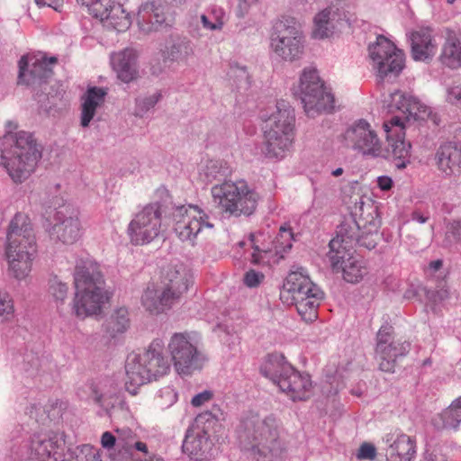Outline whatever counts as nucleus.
Segmentation results:
<instances>
[{"instance_id": "nucleus-1", "label": "nucleus", "mask_w": 461, "mask_h": 461, "mask_svg": "<svg viewBox=\"0 0 461 461\" xmlns=\"http://www.w3.org/2000/svg\"><path fill=\"white\" fill-rule=\"evenodd\" d=\"M99 265L90 258L77 261L74 273L75 295L72 312L80 320L102 313L108 294L103 288Z\"/></svg>"}, {"instance_id": "nucleus-2", "label": "nucleus", "mask_w": 461, "mask_h": 461, "mask_svg": "<svg viewBox=\"0 0 461 461\" xmlns=\"http://www.w3.org/2000/svg\"><path fill=\"white\" fill-rule=\"evenodd\" d=\"M1 144H9L8 150L1 155V165L15 184L27 180L35 171L42 155V148L32 133L20 131L8 132L1 140Z\"/></svg>"}, {"instance_id": "nucleus-3", "label": "nucleus", "mask_w": 461, "mask_h": 461, "mask_svg": "<svg viewBox=\"0 0 461 461\" xmlns=\"http://www.w3.org/2000/svg\"><path fill=\"white\" fill-rule=\"evenodd\" d=\"M240 440L258 461L277 456L282 451L280 422L273 415L264 419L258 415L247 417L242 422Z\"/></svg>"}, {"instance_id": "nucleus-4", "label": "nucleus", "mask_w": 461, "mask_h": 461, "mask_svg": "<svg viewBox=\"0 0 461 461\" xmlns=\"http://www.w3.org/2000/svg\"><path fill=\"white\" fill-rule=\"evenodd\" d=\"M163 350L162 339H156L142 353L128 355L125 364V386L130 393L136 394L140 385L168 372L169 364L163 356Z\"/></svg>"}, {"instance_id": "nucleus-5", "label": "nucleus", "mask_w": 461, "mask_h": 461, "mask_svg": "<svg viewBox=\"0 0 461 461\" xmlns=\"http://www.w3.org/2000/svg\"><path fill=\"white\" fill-rule=\"evenodd\" d=\"M295 131V114L285 101L278 102L263 127L262 151L267 158H283L293 146Z\"/></svg>"}, {"instance_id": "nucleus-6", "label": "nucleus", "mask_w": 461, "mask_h": 461, "mask_svg": "<svg viewBox=\"0 0 461 461\" xmlns=\"http://www.w3.org/2000/svg\"><path fill=\"white\" fill-rule=\"evenodd\" d=\"M260 372L294 402L306 401L312 395L313 386L310 375L296 370L282 355H269Z\"/></svg>"}, {"instance_id": "nucleus-7", "label": "nucleus", "mask_w": 461, "mask_h": 461, "mask_svg": "<svg viewBox=\"0 0 461 461\" xmlns=\"http://www.w3.org/2000/svg\"><path fill=\"white\" fill-rule=\"evenodd\" d=\"M211 196L220 212L232 217L253 214L259 200L256 190L244 180L214 185L211 188Z\"/></svg>"}, {"instance_id": "nucleus-8", "label": "nucleus", "mask_w": 461, "mask_h": 461, "mask_svg": "<svg viewBox=\"0 0 461 461\" xmlns=\"http://www.w3.org/2000/svg\"><path fill=\"white\" fill-rule=\"evenodd\" d=\"M313 288L308 275L294 271L287 276L280 293L282 300L295 304L299 315L307 323L317 320V294Z\"/></svg>"}, {"instance_id": "nucleus-9", "label": "nucleus", "mask_w": 461, "mask_h": 461, "mask_svg": "<svg viewBox=\"0 0 461 461\" xmlns=\"http://www.w3.org/2000/svg\"><path fill=\"white\" fill-rule=\"evenodd\" d=\"M175 370L181 375H190L203 368L206 357L191 341L186 333H175L171 336L167 347Z\"/></svg>"}, {"instance_id": "nucleus-10", "label": "nucleus", "mask_w": 461, "mask_h": 461, "mask_svg": "<svg viewBox=\"0 0 461 461\" xmlns=\"http://www.w3.org/2000/svg\"><path fill=\"white\" fill-rule=\"evenodd\" d=\"M162 209L159 203H150L139 211L127 228L130 242L135 246L150 243L160 233Z\"/></svg>"}, {"instance_id": "nucleus-11", "label": "nucleus", "mask_w": 461, "mask_h": 461, "mask_svg": "<svg viewBox=\"0 0 461 461\" xmlns=\"http://www.w3.org/2000/svg\"><path fill=\"white\" fill-rule=\"evenodd\" d=\"M372 68L380 79L397 77L404 68V54L383 35L368 46Z\"/></svg>"}, {"instance_id": "nucleus-12", "label": "nucleus", "mask_w": 461, "mask_h": 461, "mask_svg": "<svg viewBox=\"0 0 461 461\" xmlns=\"http://www.w3.org/2000/svg\"><path fill=\"white\" fill-rule=\"evenodd\" d=\"M305 38L295 26L279 22L271 35L270 47L282 60L294 62L303 58L305 50Z\"/></svg>"}, {"instance_id": "nucleus-13", "label": "nucleus", "mask_w": 461, "mask_h": 461, "mask_svg": "<svg viewBox=\"0 0 461 461\" xmlns=\"http://www.w3.org/2000/svg\"><path fill=\"white\" fill-rule=\"evenodd\" d=\"M37 256L36 235L28 215L18 212L12 219L6 237L5 254Z\"/></svg>"}, {"instance_id": "nucleus-14", "label": "nucleus", "mask_w": 461, "mask_h": 461, "mask_svg": "<svg viewBox=\"0 0 461 461\" xmlns=\"http://www.w3.org/2000/svg\"><path fill=\"white\" fill-rule=\"evenodd\" d=\"M174 230L182 241L194 243L195 239L205 230H212L213 224L209 216L197 205H182L174 213Z\"/></svg>"}, {"instance_id": "nucleus-15", "label": "nucleus", "mask_w": 461, "mask_h": 461, "mask_svg": "<svg viewBox=\"0 0 461 461\" xmlns=\"http://www.w3.org/2000/svg\"><path fill=\"white\" fill-rule=\"evenodd\" d=\"M58 63L56 57H48L39 52L23 56L19 60V82L25 85H41L53 75V67Z\"/></svg>"}, {"instance_id": "nucleus-16", "label": "nucleus", "mask_w": 461, "mask_h": 461, "mask_svg": "<svg viewBox=\"0 0 461 461\" xmlns=\"http://www.w3.org/2000/svg\"><path fill=\"white\" fill-rule=\"evenodd\" d=\"M359 224L353 217L346 218L338 227L337 235L329 242L327 254L331 268H338L339 258H346L348 252L355 250L359 238Z\"/></svg>"}, {"instance_id": "nucleus-17", "label": "nucleus", "mask_w": 461, "mask_h": 461, "mask_svg": "<svg viewBox=\"0 0 461 461\" xmlns=\"http://www.w3.org/2000/svg\"><path fill=\"white\" fill-rule=\"evenodd\" d=\"M387 102V107L390 113L401 112L403 122L413 118L414 120H429L438 126L440 119L437 113H434L429 107L421 104L417 98L408 95L402 91H394L390 95Z\"/></svg>"}, {"instance_id": "nucleus-18", "label": "nucleus", "mask_w": 461, "mask_h": 461, "mask_svg": "<svg viewBox=\"0 0 461 461\" xmlns=\"http://www.w3.org/2000/svg\"><path fill=\"white\" fill-rule=\"evenodd\" d=\"M384 127L387 132L394 166L399 169L405 168L409 163L411 154V144L404 140L405 133L403 129L405 128V122H403L401 116L394 115L388 122H384Z\"/></svg>"}, {"instance_id": "nucleus-19", "label": "nucleus", "mask_w": 461, "mask_h": 461, "mask_svg": "<svg viewBox=\"0 0 461 461\" xmlns=\"http://www.w3.org/2000/svg\"><path fill=\"white\" fill-rule=\"evenodd\" d=\"M345 138L355 149L364 155L377 157L381 152V143L368 122L359 120L346 131Z\"/></svg>"}, {"instance_id": "nucleus-20", "label": "nucleus", "mask_w": 461, "mask_h": 461, "mask_svg": "<svg viewBox=\"0 0 461 461\" xmlns=\"http://www.w3.org/2000/svg\"><path fill=\"white\" fill-rule=\"evenodd\" d=\"M294 95L297 97L309 117L317 114V68L309 66L303 69L297 85L294 87Z\"/></svg>"}, {"instance_id": "nucleus-21", "label": "nucleus", "mask_w": 461, "mask_h": 461, "mask_svg": "<svg viewBox=\"0 0 461 461\" xmlns=\"http://www.w3.org/2000/svg\"><path fill=\"white\" fill-rule=\"evenodd\" d=\"M200 418L187 429L183 442V451L191 458L203 460L211 456L212 441L204 426H201Z\"/></svg>"}, {"instance_id": "nucleus-22", "label": "nucleus", "mask_w": 461, "mask_h": 461, "mask_svg": "<svg viewBox=\"0 0 461 461\" xmlns=\"http://www.w3.org/2000/svg\"><path fill=\"white\" fill-rule=\"evenodd\" d=\"M194 283L190 268L182 263L167 266L161 274V285L181 299Z\"/></svg>"}, {"instance_id": "nucleus-23", "label": "nucleus", "mask_w": 461, "mask_h": 461, "mask_svg": "<svg viewBox=\"0 0 461 461\" xmlns=\"http://www.w3.org/2000/svg\"><path fill=\"white\" fill-rule=\"evenodd\" d=\"M411 43V57L416 61H428L432 59L438 49L433 35V29L429 26L420 27L408 34Z\"/></svg>"}, {"instance_id": "nucleus-24", "label": "nucleus", "mask_w": 461, "mask_h": 461, "mask_svg": "<svg viewBox=\"0 0 461 461\" xmlns=\"http://www.w3.org/2000/svg\"><path fill=\"white\" fill-rule=\"evenodd\" d=\"M342 109L341 102L336 97L332 87L319 77V124L330 130L334 125V115Z\"/></svg>"}, {"instance_id": "nucleus-25", "label": "nucleus", "mask_w": 461, "mask_h": 461, "mask_svg": "<svg viewBox=\"0 0 461 461\" xmlns=\"http://www.w3.org/2000/svg\"><path fill=\"white\" fill-rule=\"evenodd\" d=\"M59 222L53 226V233L65 244H73L82 235V226L78 212L64 208L57 213Z\"/></svg>"}, {"instance_id": "nucleus-26", "label": "nucleus", "mask_w": 461, "mask_h": 461, "mask_svg": "<svg viewBox=\"0 0 461 461\" xmlns=\"http://www.w3.org/2000/svg\"><path fill=\"white\" fill-rule=\"evenodd\" d=\"M179 300L161 284L149 286L141 297L143 307L151 314H159L170 310Z\"/></svg>"}, {"instance_id": "nucleus-27", "label": "nucleus", "mask_w": 461, "mask_h": 461, "mask_svg": "<svg viewBox=\"0 0 461 461\" xmlns=\"http://www.w3.org/2000/svg\"><path fill=\"white\" fill-rule=\"evenodd\" d=\"M65 442L55 433L41 434L32 441V450L41 461H65Z\"/></svg>"}, {"instance_id": "nucleus-28", "label": "nucleus", "mask_w": 461, "mask_h": 461, "mask_svg": "<svg viewBox=\"0 0 461 461\" xmlns=\"http://www.w3.org/2000/svg\"><path fill=\"white\" fill-rule=\"evenodd\" d=\"M338 268H331L333 272L342 273L343 279L351 284L360 282L367 275L368 270L363 258L352 250L346 258H339Z\"/></svg>"}, {"instance_id": "nucleus-29", "label": "nucleus", "mask_w": 461, "mask_h": 461, "mask_svg": "<svg viewBox=\"0 0 461 461\" xmlns=\"http://www.w3.org/2000/svg\"><path fill=\"white\" fill-rule=\"evenodd\" d=\"M111 62L121 81L130 83L138 77L137 55L132 49H125L114 53L111 58Z\"/></svg>"}, {"instance_id": "nucleus-30", "label": "nucleus", "mask_w": 461, "mask_h": 461, "mask_svg": "<svg viewBox=\"0 0 461 461\" xmlns=\"http://www.w3.org/2000/svg\"><path fill=\"white\" fill-rule=\"evenodd\" d=\"M106 95V89L97 86L89 87L82 95L80 115V124L82 127L89 126L96 113V110L104 104Z\"/></svg>"}, {"instance_id": "nucleus-31", "label": "nucleus", "mask_w": 461, "mask_h": 461, "mask_svg": "<svg viewBox=\"0 0 461 461\" xmlns=\"http://www.w3.org/2000/svg\"><path fill=\"white\" fill-rule=\"evenodd\" d=\"M440 62L449 68L461 67V32L447 29L439 55Z\"/></svg>"}, {"instance_id": "nucleus-32", "label": "nucleus", "mask_w": 461, "mask_h": 461, "mask_svg": "<svg viewBox=\"0 0 461 461\" xmlns=\"http://www.w3.org/2000/svg\"><path fill=\"white\" fill-rule=\"evenodd\" d=\"M438 170L446 176H451L456 168H461V146L447 142L438 147L435 154Z\"/></svg>"}, {"instance_id": "nucleus-33", "label": "nucleus", "mask_w": 461, "mask_h": 461, "mask_svg": "<svg viewBox=\"0 0 461 461\" xmlns=\"http://www.w3.org/2000/svg\"><path fill=\"white\" fill-rule=\"evenodd\" d=\"M384 353L376 354L379 361V369L384 372L393 373L395 362L398 357H404L410 350L411 344L407 341H392Z\"/></svg>"}, {"instance_id": "nucleus-34", "label": "nucleus", "mask_w": 461, "mask_h": 461, "mask_svg": "<svg viewBox=\"0 0 461 461\" xmlns=\"http://www.w3.org/2000/svg\"><path fill=\"white\" fill-rule=\"evenodd\" d=\"M137 22L142 31L150 32L162 25L166 22V17L161 8L156 7L153 3L147 2L139 8Z\"/></svg>"}, {"instance_id": "nucleus-35", "label": "nucleus", "mask_w": 461, "mask_h": 461, "mask_svg": "<svg viewBox=\"0 0 461 461\" xmlns=\"http://www.w3.org/2000/svg\"><path fill=\"white\" fill-rule=\"evenodd\" d=\"M8 263V274L16 280H26L32 270V265L37 256H18L5 254Z\"/></svg>"}, {"instance_id": "nucleus-36", "label": "nucleus", "mask_w": 461, "mask_h": 461, "mask_svg": "<svg viewBox=\"0 0 461 461\" xmlns=\"http://www.w3.org/2000/svg\"><path fill=\"white\" fill-rule=\"evenodd\" d=\"M107 26L113 27L117 32L126 31L131 24V18L129 13L123 8V5L118 2L112 9H109V16L104 18Z\"/></svg>"}, {"instance_id": "nucleus-37", "label": "nucleus", "mask_w": 461, "mask_h": 461, "mask_svg": "<svg viewBox=\"0 0 461 461\" xmlns=\"http://www.w3.org/2000/svg\"><path fill=\"white\" fill-rule=\"evenodd\" d=\"M230 173L227 163L219 159L207 160L200 168V176L207 182L226 177Z\"/></svg>"}, {"instance_id": "nucleus-38", "label": "nucleus", "mask_w": 461, "mask_h": 461, "mask_svg": "<svg viewBox=\"0 0 461 461\" xmlns=\"http://www.w3.org/2000/svg\"><path fill=\"white\" fill-rule=\"evenodd\" d=\"M130 326L128 310L124 307L116 309L109 318L106 324V331L111 337L123 333Z\"/></svg>"}, {"instance_id": "nucleus-39", "label": "nucleus", "mask_w": 461, "mask_h": 461, "mask_svg": "<svg viewBox=\"0 0 461 461\" xmlns=\"http://www.w3.org/2000/svg\"><path fill=\"white\" fill-rule=\"evenodd\" d=\"M338 8L329 7L319 13V39L330 38L335 31L338 19Z\"/></svg>"}, {"instance_id": "nucleus-40", "label": "nucleus", "mask_w": 461, "mask_h": 461, "mask_svg": "<svg viewBox=\"0 0 461 461\" xmlns=\"http://www.w3.org/2000/svg\"><path fill=\"white\" fill-rule=\"evenodd\" d=\"M117 441L121 447L126 452H130L132 448L142 453L149 454V448L145 442L135 440L136 435L130 429H116Z\"/></svg>"}, {"instance_id": "nucleus-41", "label": "nucleus", "mask_w": 461, "mask_h": 461, "mask_svg": "<svg viewBox=\"0 0 461 461\" xmlns=\"http://www.w3.org/2000/svg\"><path fill=\"white\" fill-rule=\"evenodd\" d=\"M442 425L440 428L456 429L461 423V396L455 400L441 414Z\"/></svg>"}, {"instance_id": "nucleus-42", "label": "nucleus", "mask_w": 461, "mask_h": 461, "mask_svg": "<svg viewBox=\"0 0 461 461\" xmlns=\"http://www.w3.org/2000/svg\"><path fill=\"white\" fill-rule=\"evenodd\" d=\"M227 21V15L222 8H212L208 15H201L203 29L208 31H221Z\"/></svg>"}, {"instance_id": "nucleus-43", "label": "nucleus", "mask_w": 461, "mask_h": 461, "mask_svg": "<svg viewBox=\"0 0 461 461\" xmlns=\"http://www.w3.org/2000/svg\"><path fill=\"white\" fill-rule=\"evenodd\" d=\"M294 240V233L290 228L280 227L279 233L273 244L275 253L281 254L291 249Z\"/></svg>"}, {"instance_id": "nucleus-44", "label": "nucleus", "mask_w": 461, "mask_h": 461, "mask_svg": "<svg viewBox=\"0 0 461 461\" xmlns=\"http://www.w3.org/2000/svg\"><path fill=\"white\" fill-rule=\"evenodd\" d=\"M390 447L395 448V451H399L402 455L407 456L410 459H413L416 454L415 441L408 435H399Z\"/></svg>"}, {"instance_id": "nucleus-45", "label": "nucleus", "mask_w": 461, "mask_h": 461, "mask_svg": "<svg viewBox=\"0 0 461 461\" xmlns=\"http://www.w3.org/2000/svg\"><path fill=\"white\" fill-rule=\"evenodd\" d=\"M14 319V303L11 295L0 292V323H8Z\"/></svg>"}, {"instance_id": "nucleus-46", "label": "nucleus", "mask_w": 461, "mask_h": 461, "mask_svg": "<svg viewBox=\"0 0 461 461\" xmlns=\"http://www.w3.org/2000/svg\"><path fill=\"white\" fill-rule=\"evenodd\" d=\"M118 2L117 0H95L92 4L90 14L104 22V18L109 16V9H112V6H114Z\"/></svg>"}, {"instance_id": "nucleus-47", "label": "nucleus", "mask_w": 461, "mask_h": 461, "mask_svg": "<svg viewBox=\"0 0 461 461\" xmlns=\"http://www.w3.org/2000/svg\"><path fill=\"white\" fill-rule=\"evenodd\" d=\"M50 292L57 302L63 303L68 293V286L57 278H53L50 282Z\"/></svg>"}, {"instance_id": "nucleus-48", "label": "nucleus", "mask_w": 461, "mask_h": 461, "mask_svg": "<svg viewBox=\"0 0 461 461\" xmlns=\"http://www.w3.org/2000/svg\"><path fill=\"white\" fill-rule=\"evenodd\" d=\"M391 326H382L377 332V343L375 353H384L385 348H387L388 344L391 341Z\"/></svg>"}, {"instance_id": "nucleus-49", "label": "nucleus", "mask_w": 461, "mask_h": 461, "mask_svg": "<svg viewBox=\"0 0 461 461\" xmlns=\"http://www.w3.org/2000/svg\"><path fill=\"white\" fill-rule=\"evenodd\" d=\"M446 241L448 244L461 240V222L452 221L447 224Z\"/></svg>"}, {"instance_id": "nucleus-50", "label": "nucleus", "mask_w": 461, "mask_h": 461, "mask_svg": "<svg viewBox=\"0 0 461 461\" xmlns=\"http://www.w3.org/2000/svg\"><path fill=\"white\" fill-rule=\"evenodd\" d=\"M420 290L423 292V294L425 295L427 300L430 303H436L448 297V290L445 287H441L437 291L430 290L427 287H423Z\"/></svg>"}, {"instance_id": "nucleus-51", "label": "nucleus", "mask_w": 461, "mask_h": 461, "mask_svg": "<svg viewBox=\"0 0 461 461\" xmlns=\"http://www.w3.org/2000/svg\"><path fill=\"white\" fill-rule=\"evenodd\" d=\"M376 456V448L375 447L368 442H364L360 445L356 457L358 460H374Z\"/></svg>"}, {"instance_id": "nucleus-52", "label": "nucleus", "mask_w": 461, "mask_h": 461, "mask_svg": "<svg viewBox=\"0 0 461 461\" xmlns=\"http://www.w3.org/2000/svg\"><path fill=\"white\" fill-rule=\"evenodd\" d=\"M265 279L264 274L250 269L244 275V284L250 288L258 287Z\"/></svg>"}, {"instance_id": "nucleus-53", "label": "nucleus", "mask_w": 461, "mask_h": 461, "mask_svg": "<svg viewBox=\"0 0 461 461\" xmlns=\"http://www.w3.org/2000/svg\"><path fill=\"white\" fill-rule=\"evenodd\" d=\"M272 253V249H261L258 246H255L251 261L254 264L268 263Z\"/></svg>"}, {"instance_id": "nucleus-54", "label": "nucleus", "mask_w": 461, "mask_h": 461, "mask_svg": "<svg viewBox=\"0 0 461 461\" xmlns=\"http://www.w3.org/2000/svg\"><path fill=\"white\" fill-rule=\"evenodd\" d=\"M447 100L448 103L461 107V86L449 87L447 89Z\"/></svg>"}, {"instance_id": "nucleus-55", "label": "nucleus", "mask_w": 461, "mask_h": 461, "mask_svg": "<svg viewBox=\"0 0 461 461\" xmlns=\"http://www.w3.org/2000/svg\"><path fill=\"white\" fill-rule=\"evenodd\" d=\"M213 394L212 391L205 390L196 395H194L191 400V404L194 407H200L203 405L205 402H208L212 400Z\"/></svg>"}, {"instance_id": "nucleus-56", "label": "nucleus", "mask_w": 461, "mask_h": 461, "mask_svg": "<svg viewBox=\"0 0 461 461\" xmlns=\"http://www.w3.org/2000/svg\"><path fill=\"white\" fill-rule=\"evenodd\" d=\"M395 450V448L388 447L385 453L386 461H411L410 457Z\"/></svg>"}, {"instance_id": "nucleus-57", "label": "nucleus", "mask_w": 461, "mask_h": 461, "mask_svg": "<svg viewBox=\"0 0 461 461\" xmlns=\"http://www.w3.org/2000/svg\"><path fill=\"white\" fill-rule=\"evenodd\" d=\"M374 234L367 235H360L357 239V243L359 247L366 248L367 249H373L376 246V240L374 239Z\"/></svg>"}, {"instance_id": "nucleus-58", "label": "nucleus", "mask_w": 461, "mask_h": 461, "mask_svg": "<svg viewBox=\"0 0 461 461\" xmlns=\"http://www.w3.org/2000/svg\"><path fill=\"white\" fill-rule=\"evenodd\" d=\"M117 438L114 437L111 432L105 431L101 437V444L104 448L111 449L115 446Z\"/></svg>"}, {"instance_id": "nucleus-59", "label": "nucleus", "mask_w": 461, "mask_h": 461, "mask_svg": "<svg viewBox=\"0 0 461 461\" xmlns=\"http://www.w3.org/2000/svg\"><path fill=\"white\" fill-rule=\"evenodd\" d=\"M39 6H49L54 10H59L63 3V0H35Z\"/></svg>"}, {"instance_id": "nucleus-60", "label": "nucleus", "mask_w": 461, "mask_h": 461, "mask_svg": "<svg viewBox=\"0 0 461 461\" xmlns=\"http://www.w3.org/2000/svg\"><path fill=\"white\" fill-rule=\"evenodd\" d=\"M377 184L381 190L388 191L393 186V180L387 176H382L377 178Z\"/></svg>"}, {"instance_id": "nucleus-61", "label": "nucleus", "mask_w": 461, "mask_h": 461, "mask_svg": "<svg viewBox=\"0 0 461 461\" xmlns=\"http://www.w3.org/2000/svg\"><path fill=\"white\" fill-rule=\"evenodd\" d=\"M424 286H421V287H419V288H416V287H413V286L409 287L404 292L403 298H405L407 300H411V299L416 298L417 296H420L421 294H423V292L420 290Z\"/></svg>"}, {"instance_id": "nucleus-62", "label": "nucleus", "mask_w": 461, "mask_h": 461, "mask_svg": "<svg viewBox=\"0 0 461 461\" xmlns=\"http://www.w3.org/2000/svg\"><path fill=\"white\" fill-rule=\"evenodd\" d=\"M411 218L412 221H415L419 223H425L429 220V216L425 215L419 210H415L411 212Z\"/></svg>"}, {"instance_id": "nucleus-63", "label": "nucleus", "mask_w": 461, "mask_h": 461, "mask_svg": "<svg viewBox=\"0 0 461 461\" xmlns=\"http://www.w3.org/2000/svg\"><path fill=\"white\" fill-rule=\"evenodd\" d=\"M144 458L140 457H131V461H165L161 456L156 455V454H148L144 455Z\"/></svg>"}, {"instance_id": "nucleus-64", "label": "nucleus", "mask_w": 461, "mask_h": 461, "mask_svg": "<svg viewBox=\"0 0 461 461\" xmlns=\"http://www.w3.org/2000/svg\"><path fill=\"white\" fill-rule=\"evenodd\" d=\"M422 461H447L443 455L429 454L423 457Z\"/></svg>"}]
</instances>
